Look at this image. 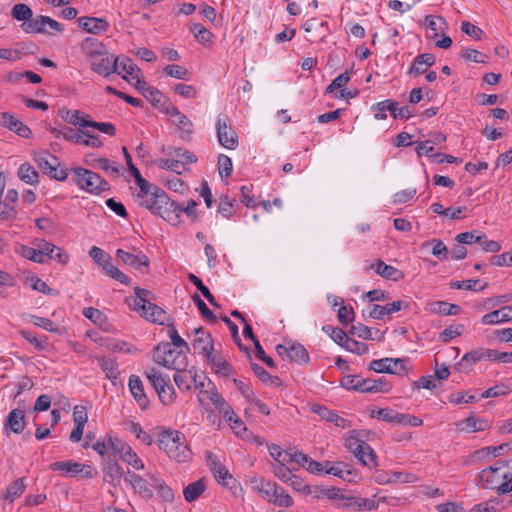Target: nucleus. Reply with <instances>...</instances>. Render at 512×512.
Segmentation results:
<instances>
[{"label": "nucleus", "mask_w": 512, "mask_h": 512, "mask_svg": "<svg viewBox=\"0 0 512 512\" xmlns=\"http://www.w3.org/2000/svg\"><path fill=\"white\" fill-rule=\"evenodd\" d=\"M108 448L110 451V458L111 456L114 458L118 456L121 459L130 446L119 438H112L108 436Z\"/></svg>", "instance_id": "46"}, {"label": "nucleus", "mask_w": 512, "mask_h": 512, "mask_svg": "<svg viewBox=\"0 0 512 512\" xmlns=\"http://www.w3.org/2000/svg\"><path fill=\"white\" fill-rule=\"evenodd\" d=\"M25 425V412L21 409H13L5 419L6 429H10L16 434L21 433Z\"/></svg>", "instance_id": "27"}, {"label": "nucleus", "mask_w": 512, "mask_h": 512, "mask_svg": "<svg viewBox=\"0 0 512 512\" xmlns=\"http://www.w3.org/2000/svg\"><path fill=\"white\" fill-rule=\"evenodd\" d=\"M250 484L253 491L257 492L268 502L272 501V496L276 493V483L253 477L250 479Z\"/></svg>", "instance_id": "24"}, {"label": "nucleus", "mask_w": 512, "mask_h": 512, "mask_svg": "<svg viewBox=\"0 0 512 512\" xmlns=\"http://www.w3.org/2000/svg\"><path fill=\"white\" fill-rule=\"evenodd\" d=\"M464 425L460 429L462 431L467 432H478V431H484L488 428V423L485 419L482 418H476L473 415H470L466 419H464L461 423L458 424V426Z\"/></svg>", "instance_id": "39"}, {"label": "nucleus", "mask_w": 512, "mask_h": 512, "mask_svg": "<svg viewBox=\"0 0 512 512\" xmlns=\"http://www.w3.org/2000/svg\"><path fill=\"white\" fill-rule=\"evenodd\" d=\"M0 124L25 139L32 135L31 129L9 112L0 113Z\"/></svg>", "instance_id": "15"}, {"label": "nucleus", "mask_w": 512, "mask_h": 512, "mask_svg": "<svg viewBox=\"0 0 512 512\" xmlns=\"http://www.w3.org/2000/svg\"><path fill=\"white\" fill-rule=\"evenodd\" d=\"M372 110L376 111L375 118L377 120H383L387 117L385 110H388L394 119H408L414 114V109H411L410 106L398 108V103L390 99L375 104Z\"/></svg>", "instance_id": "11"}, {"label": "nucleus", "mask_w": 512, "mask_h": 512, "mask_svg": "<svg viewBox=\"0 0 512 512\" xmlns=\"http://www.w3.org/2000/svg\"><path fill=\"white\" fill-rule=\"evenodd\" d=\"M486 359L501 363H512V352H500L493 349H486Z\"/></svg>", "instance_id": "62"}, {"label": "nucleus", "mask_w": 512, "mask_h": 512, "mask_svg": "<svg viewBox=\"0 0 512 512\" xmlns=\"http://www.w3.org/2000/svg\"><path fill=\"white\" fill-rule=\"evenodd\" d=\"M78 25L87 33L100 34L106 32L109 24L104 18L83 16L77 19Z\"/></svg>", "instance_id": "19"}, {"label": "nucleus", "mask_w": 512, "mask_h": 512, "mask_svg": "<svg viewBox=\"0 0 512 512\" xmlns=\"http://www.w3.org/2000/svg\"><path fill=\"white\" fill-rule=\"evenodd\" d=\"M34 161L38 165L39 169H41L50 177L55 171L56 167L60 166L59 159L48 152L36 154L34 156Z\"/></svg>", "instance_id": "25"}, {"label": "nucleus", "mask_w": 512, "mask_h": 512, "mask_svg": "<svg viewBox=\"0 0 512 512\" xmlns=\"http://www.w3.org/2000/svg\"><path fill=\"white\" fill-rule=\"evenodd\" d=\"M219 143L226 149L234 150L238 146V136L233 130L231 121L226 114H219L216 121Z\"/></svg>", "instance_id": "9"}, {"label": "nucleus", "mask_w": 512, "mask_h": 512, "mask_svg": "<svg viewBox=\"0 0 512 512\" xmlns=\"http://www.w3.org/2000/svg\"><path fill=\"white\" fill-rule=\"evenodd\" d=\"M81 50L92 64H126L125 57L109 55L105 45L96 38L87 37L81 43Z\"/></svg>", "instance_id": "5"}, {"label": "nucleus", "mask_w": 512, "mask_h": 512, "mask_svg": "<svg viewBox=\"0 0 512 512\" xmlns=\"http://www.w3.org/2000/svg\"><path fill=\"white\" fill-rule=\"evenodd\" d=\"M206 458L216 481L223 486H228L229 483L227 480H232L233 477L226 467L222 465L210 451L206 452Z\"/></svg>", "instance_id": "18"}, {"label": "nucleus", "mask_w": 512, "mask_h": 512, "mask_svg": "<svg viewBox=\"0 0 512 512\" xmlns=\"http://www.w3.org/2000/svg\"><path fill=\"white\" fill-rule=\"evenodd\" d=\"M134 293L136 296V299L134 301L133 310L139 311V310H145V306L150 303L148 297L152 296V292L150 290L135 287Z\"/></svg>", "instance_id": "49"}, {"label": "nucleus", "mask_w": 512, "mask_h": 512, "mask_svg": "<svg viewBox=\"0 0 512 512\" xmlns=\"http://www.w3.org/2000/svg\"><path fill=\"white\" fill-rule=\"evenodd\" d=\"M432 246V254L439 260H445L449 256V250L443 241L439 239H432L422 244V247Z\"/></svg>", "instance_id": "41"}, {"label": "nucleus", "mask_w": 512, "mask_h": 512, "mask_svg": "<svg viewBox=\"0 0 512 512\" xmlns=\"http://www.w3.org/2000/svg\"><path fill=\"white\" fill-rule=\"evenodd\" d=\"M398 415H399V412L394 411L393 409H390V408H378V409H373L370 412L371 418H376V419L386 421L388 423H395V424H397V422H398Z\"/></svg>", "instance_id": "42"}, {"label": "nucleus", "mask_w": 512, "mask_h": 512, "mask_svg": "<svg viewBox=\"0 0 512 512\" xmlns=\"http://www.w3.org/2000/svg\"><path fill=\"white\" fill-rule=\"evenodd\" d=\"M190 31L201 43H207L211 40L212 34L200 23H193L190 26Z\"/></svg>", "instance_id": "60"}, {"label": "nucleus", "mask_w": 512, "mask_h": 512, "mask_svg": "<svg viewBox=\"0 0 512 512\" xmlns=\"http://www.w3.org/2000/svg\"><path fill=\"white\" fill-rule=\"evenodd\" d=\"M312 411L315 414L319 415L322 419L326 420L327 422L334 423L335 426L340 427L342 429H345V428H348L351 426V423L349 420L339 416L338 414L329 410L325 406L315 405L312 407Z\"/></svg>", "instance_id": "23"}, {"label": "nucleus", "mask_w": 512, "mask_h": 512, "mask_svg": "<svg viewBox=\"0 0 512 512\" xmlns=\"http://www.w3.org/2000/svg\"><path fill=\"white\" fill-rule=\"evenodd\" d=\"M486 349H477L470 351L462 357L461 361L455 365V369L458 371H466L468 368H471L474 364L479 362L481 359L486 358Z\"/></svg>", "instance_id": "31"}, {"label": "nucleus", "mask_w": 512, "mask_h": 512, "mask_svg": "<svg viewBox=\"0 0 512 512\" xmlns=\"http://www.w3.org/2000/svg\"><path fill=\"white\" fill-rule=\"evenodd\" d=\"M192 300L193 302L195 303V305L197 306V308L199 309L201 315L207 319L208 321L210 322H216L217 318L216 316L213 314V312L207 307V305L205 304V302L201 299V297L195 293L194 295H192Z\"/></svg>", "instance_id": "58"}, {"label": "nucleus", "mask_w": 512, "mask_h": 512, "mask_svg": "<svg viewBox=\"0 0 512 512\" xmlns=\"http://www.w3.org/2000/svg\"><path fill=\"white\" fill-rule=\"evenodd\" d=\"M139 91L155 107L159 106L165 97L161 91L150 87L147 84L145 85V88L139 89Z\"/></svg>", "instance_id": "52"}, {"label": "nucleus", "mask_w": 512, "mask_h": 512, "mask_svg": "<svg viewBox=\"0 0 512 512\" xmlns=\"http://www.w3.org/2000/svg\"><path fill=\"white\" fill-rule=\"evenodd\" d=\"M463 328L464 326L461 324L450 325L440 333L439 339L442 342L447 343L451 341L453 338L460 336L462 334Z\"/></svg>", "instance_id": "61"}, {"label": "nucleus", "mask_w": 512, "mask_h": 512, "mask_svg": "<svg viewBox=\"0 0 512 512\" xmlns=\"http://www.w3.org/2000/svg\"><path fill=\"white\" fill-rule=\"evenodd\" d=\"M364 431L351 430L348 433L345 446L354 454L358 455L363 453V449L368 451V454L374 457V450L362 439Z\"/></svg>", "instance_id": "17"}, {"label": "nucleus", "mask_w": 512, "mask_h": 512, "mask_svg": "<svg viewBox=\"0 0 512 512\" xmlns=\"http://www.w3.org/2000/svg\"><path fill=\"white\" fill-rule=\"evenodd\" d=\"M39 47L34 43H22L15 48H0V59L18 62L31 61L32 57L36 58Z\"/></svg>", "instance_id": "10"}, {"label": "nucleus", "mask_w": 512, "mask_h": 512, "mask_svg": "<svg viewBox=\"0 0 512 512\" xmlns=\"http://www.w3.org/2000/svg\"><path fill=\"white\" fill-rule=\"evenodd\" d=\"M512 448V442L502 443L498 446H488L474 452V457L484 458L490 455L494 457L500 456Z\"/></svg>", "instance_id": "38"}, {"label": "nucleus", "mask_w": 512, "mask_h": 512, "mask_svg": "<svg viewBox=\"0 0 512 512\" xmlns=\"http://www.w3.org/2000/svg\"><path fill=\"white\" fill-rule=\"evenodd\" d=\"M206 489L205 479H199L195 482L188 484L184 490L183 495L187 502L191 503L198 499Z\"/></svg>", "instance_id": "35"}, {"label": "nucleus", "mask_w": 512, "mask_h": 512, "mask_svg": "<svg viewBox=\"0 0 512 512\" xmlns=\"http://www.w3.org/2000/svg\"><path fill=\"white\" fill-rule=\"evenodd\" d=\"M287 357L299 364H306L309 362V353L306 348L300 343H292L288 346V354Z\"/></svg>", "instance_id": "36"}, {"label": "nucleus", "mask_w": 512, "mask_h": 512, "mask_svg": "<svg viewBox=\"0 0 512 512\" xmlns=\"http://www.w3.org/2000/svg\"><path fill=\"white\" fill-rule=\"evenodd\" d=\"M97 361L108 379H117L119 371L115 360L111 358H97Z\"/></svg>", "instance_id": "50"}, {"label": "nucleus", "mask_w": 512, "mask_h": 512, "mask_svg": "<svg viewBox=\"0 0 512 512\" xmlns=\"http://www.w3.org/2000/svg\"><path fill=\"white\" fill-rule=\"evenodd\" d=\"M503 500L492 498L486 502L476 504L471 508V512H497L504 509Z\"/></svg>", "instance_id": "40"}, {"label": "nucleus", "mask_w": 512, "mask_h": 512, "mask_svg": "<svg viewBox=\"0 0 512 512\" xmlns=\"http://www.w3.org/2000/svg\"><path fill=\"white\" fill-rule=\"evenodd\" d=\"M156 164L161 169L169 170L179 175L182 174V171L185 169L181 161L175 159H158Z\"/></svg>", "instance_id": "57"}, {"label": "nucleus", "mask_w": 512, "mask_h": 512, "mask_svg": "<svg viewBox=\"0 0 512 512\" xmlns=\"http://www.w3.org/2000/svg\"><path fill=\"white\" fill-rule=\"evenodd\" d=\"M188 352L172 347L169 342L159 343L155 347L154 361L168 369L179 370L188 367Z\"/></svg>", "instance_id": "4"}, {"label": "nucleus", "mask_w": 512, "mask_h": 512, "mask_svg": "<svg viewBox=\"0 0 512 512\" xmlns=\"http://www.w3.org/2000/svg\"><path fill=\"white\" fill-rule=\"evenodd\" d=\"M326 473L351 482L356 475V470L350 468L345 462L337 461L327 468Z\"/></svg>", "instance_id": "32"}, {"label": "nucleus", "mask_w": 512, "mask_h": 512, "mask_svg": "<svg viewBox=\"0 0 512 512\" xmlns=\"http://www.w3.org/2000/svg\"><path fill=\"white\" fill-rule=\"evenodd\" d=\"M370 268L375 270L377 274L388 280L399 281L404 277L402 271L398 270L394 266L387 265L380 259L373 263L370 266Z\"/></svg>", "instance_id": "26"}, {"label": "nucleus", "mask_w": 512, "mask_h": 512, "mask_svg": "<svg viewBox=\"0 0 512 512\" xmlns=\"http://www.w3.org/2000/svg\"><path fill=\"white\" fill-rule=\"evenodd\" d=\"M363 393L388 392L391 389L390 383L385 378L363 379Z\"/></svg>", "instance_id": "34"}, {"label": "nucleus", "mask_w": 512, "mask_h": 512, "mask_svg": "<svg viewBox=\"0 0 512 512\" xmlns=\"http://www.w3.org/2000/svg\"><path fill=\"white\" fill-rule=\"evenodd\" d=\"M173 380L177 385L178 389L183 392L190 391L192 385H194L195 388H198L197 373L196 371H193V369L183 368L175 370Z\"/></svg>", "instance_id": "16"}, {"label": "nucleus", "mask_w": 512, "mask_h": 512, "mask_svg": "<svg viewBox=\"0 0 512 512\" xmlns=\"http://www.w3.org/2000/svg\"><path fill=\"white\" fill-rule=\"evenodd\" d=\"M18 177L21 181L36 185L39 182V174L30 163H23L18 168Z\"/></svg>", "instance_id": "37"}, {"label": "nucleus", "mask_w": 512, "mask_h": 512, "mask_svg": "<svg viewBox=\"0 0 512 512\" xmlns=\"http://www.w3.org/2000/svg\"><path fill=\"white\" fill-rule=\"evenodd\" d=\"M362 381L363 379L358 375H346L341 379L340 384L347 390L363 393Z\"/></svg>", "instance_id": "54"}, {"label": "nucleus", "mask_w": 512, "mask_h": 512, "mask_svg": "<svg viewBox=\"0 0 512 512\" xmlns=\"http://www.w3.org/2000/svg\"><path fill=\"white\" fill-rule=\"evenodd\" d=\"M507 460H498L494 465L480 471L476 477V485L482 489L496 490L498 495H503L501 485L510 476Z\"/></svg>", "instance_id": "3"}, {"label": "nucleus", "mask_w": 512, "mask_h": 512, "mask_svg": "<svg viewBox=\"0 0 512 512\" xmlns=\"http://www.w3.org/2000/svg\"><path fill=\"white\" fill-rule=\"evenodd\" d=\"M53 471H64L67 475L74 477L81 474L84 478H93L94 474L90 466L74 462L72 460L54 462L49 466Z\"/></svg>", "instance_id": "13"}, {"label": "nucleus", "mask_w": 512, "mask_h": 512, "mask_svg": "<svg viewBox=\"0 0 512 512\" xmlns=\"http://www.w3.org/2000/svg\"><path fill=\"white\" fill-rule=\"evenodd\" d=\"M137 312L146 320L159 325H163L168 318L164 309L151 302L145 306V310H139Z\"/></svg>", "instance_id": "22"}, {"label": "nucleus", "mask_w": 512, "mask_h": 512, "mask_svg": "<svg viewBox=\"0 0 512 512\" xmlns=\"http://www.w3.org/2000/svg\"><path fill=\"white\" fill-rule=\"evenodd\" d=\"M417 480V477L411 473L405 472H393L389 475V477L383 482L385 483H414Z\"/></svg>", "instance_id": "59"}, {"label": "nucleus", "mask_w": 512, "mask_h": 512, "mask_svg": "<svg viewBox=\"0 0 512 512\" xmlns=\"http://www.w3.org/2000/svg\"><path fill=\"white\" fill-rule=\"evenodd\" d=\"M25 487L24 478L16 479L6 488L5 499L9 502H13L16 497L22 495Z\"/></svg>", "instance_id": "48"}, {"label": "nucleus", "mask_w": 512, "mask_h": 512, "mask_svg": "<svg viewBox=\"0 0 512 512\" xmlns=\"http://www.w3.org/2000/svg\"><path fill=\"white\" fill-rule=\"evenodd\" d=\"M460 57L464 61H471L478 64H485L488 60V56L475 49H463L460 53Z\"/></svg>", "instance_id": "53"}, {"label": "nucleus", "mask_w": 512, "mask_h": 512, "mask_svg": "<svg viewBox=\"0 0 512 512\" xmlns=\"http://www.w3.org/2000/svg\"><path fill=\"white\" fill-rule=\"evenodd\" d=\"M192 347L195 352L201 354L207 360L211 355H213V338L211 335L198 336L194 339Z\"/></svg>", "instance_id": "30"}, {"label": "nucleus", "mask_w": 512, "mask_h": 512, "mask_svg": "<svg viewBox=\"0 0 512 512\" xmlns=\"http://www.w3.org/2000/svg\"><path fill=\"white\" fill-rule=\"evenodd\" d=\"M173 123L175 125H177V127L181 131L180 137L182 139L187 140L190 138V136L193 132V130H192L193 124L186 115L181 113L180 115H178L176 118L173 119Z\"/></svg>", "instance_id": "44"}, {"label": "nucleus", "mask_w": 512, "mask_h": 512, "mask_svg": "<svg viewBox=\"0 0 512 512\" xmlns=\"http://www.w3.org/2000/svg\"><path fill=\"white\" fill-rule=\"evenodd\" d=\"M510 320H512V306H505L499 310H494L485 314L481 319L482 323L486 325L507 322Z\"/></svg>", "instance_id": "29"}, {"label": "nucleus", "mask_w": 512, "mask_h": 512, "mask_svg": "<svg viewBox=\"0 0 512 512\" xmlns=\"http://www.w3.org/2000/svg\"><path fill=\"white\" fill-rule=\"evenodd\" d=\"M102 269L109 277L119 281L122 284L129 285L131 282L129 277H127L123 272H121L116 266H114L111 263V260L105 263Z\"/></svg>", "instance_id": "51"}, {"label": "nucleus", "mask_w": 512, "mask_h": 512, "mask_svg": "<svg viewBox=\"0 0 512 512\" xmlns=\"http://www.w3.org/2000/svg\"><path fill=\"white\" fill-rule=\"evenodd\" d=\"M11 14L14 19L23 22L28 21L33 15L31 8L22 3L14 5Z\"/></svg>", "instance_id": "56"}, {"label": "nucleus", "mask_w": 512, "mask_h": 512, "mask_svg": "<svg viewBox=\"0 0 512 512\" xmlns=\"http://www.w3.org/2000/svg\"><path fill=\"white\" fill-rule=\"evenodd\" d=\"M404 360L399 358H383L373 360L369 364V369L378 373H405L407 371L406 366L403 364Z\"/></svg>", "instance_id": "14"}, {"label": "nucleus", "mask_w": 512, "mask_h": 512, "mask_svg": "<svg viewBox=\"0 0 512 512\" xmlns=\"http://www.w3.org/2000/svg\"><path fill=\"white\" fill-rule=\"evenodd\" d=\"M123 80L133 85L137 90L145 88L146 82L142 79L143 74L139 66H120Z\"/></svg>", "instance_id": "28"}, {"label": "nucleus", "mask_w": 512, "mask_h": 512, "mask_svg": "<svg viewBox=\"0 0 512 512\" xmlns=\"http://www.w3.org/2000/svg\"><path fill=\"white\" fill-rule=\"evenodd\" d=\"M72 172L74 173L73 181L79 186L80 189H83L92 194H99L101 192L110 190L109 183L99 174L91 170L77 167L73 168Z\"/></svg>", "instance_id": "6"}, {"label": "nucleus", "mask_w": 512, "mask_h": 512, "mask_svg": "<svg viewBox=\"0 0 512 512\" xmlns=\"http://www.w3.org/2000/svg\"><path fill=\"white\" fill-rule=\"evenodd\" d=\"M116 255L125 265H128L135 270L142 273H147L149 270L150 260L148 256L140 250L135 254L123 249H118L116 251Z\"/></svg>", "instance_id": "12"}, {"label": "nucleus", "mask_w": 512, "mask_h": 512, "mask_svg": "<svg viewBox=\"0 0 512 512\" xmlns=\"http://www.w3.org/2000/svg\"><path fill=\"white\" fill-rule=\"evenodd\" d=\"M153 195L154 202H151L150 212L155 215H159L165 221L176 225V202L171 200L167 193L161 188H159V190H155Z\"/></svg>", "instance_id": "8"}, {"label": "nucleus", "mask_w": 512, "mask_h": 512, "mask_svg": "<svg viewBox=\"0 0 512 512\" xmlns=\"http://www.w3.org/2000/svg\"><path fill=\"white\" fill-rule=\"evenodd\" d=\"M147 379L150 381L156 391L159 400L164 405H171L176 399V391L170 379L162 375L156 368H150L145 372Z\"/></svg>", "instance_id": "7"}, {"label": "nucleus", "mask_w": 512, "mask_h": 512, "mask_svg": "<svg viewBox=\"0 0 512 512\" xmlns=\"http://www.w3.org/2000/svg\"><path fill=\"white\" fill-rule=\"evenodd\" d=\"M89 256L101 267L111 260V256L97 246L91 247L89 250Z\"/></svg>", "instance_id": "64"}, {"label": "nucleus", "mask_w": 512, "mask_h": 512, "mask_svg": "<svg viewBox=\"0 0 512 512\" xmlns=\"http://www.w3.org/2000/svg\"><path fill=\"white\" fill-rule=\"evenodd\" d=\"M158 446L176 462L183 463L191 459L192 453L186 443V437L178 430H163L159 436Z\"/></svg>", "instance_id": "2"}, {"label": "nucleus", "mask_w": 512, "mask_h": 512, "mask_svg": "<svg viewBox=\"0 0 512 512\" xmlns=\"http://www.w3.org/2000/svg\"><path fill=\"white\" fill-rule=\"evenodd\" d=\"M41 16L42 15L36 16L35 18L31 17L28 21L23 22L21 25L22 29L26 33H48L51 35L52 32H48L45 29L44 21H41Z\"/></svg>", "instance_id": "43"}, {"label": "nucleus", "mask_w": 512, "mask_h": 512, "mask_svg": "<svg viewBox=\"0 0 512 512\" xmlns=\"http://www.w3.org/2000/svg\"><path fill=\"white\" fill-rule=\"evenodd\" d=\"M432 311L441 315H458L461 307L457 304H451L445 301H437L433 303Z\"/></svg>", "instance_id": "47"}, {"label": "nucleus", "mask_w": 512, "mask_h": 512, "mask_svg": "<svg viewBox=\"0 0 512 512\" xmlns=\"http://www.w3.org/2000/svg\"><path fill=\"white\" fill-rule=\"evenodd\" d=\"M270 503L279 507H291L293 505V499L284 489L276 485V493L272 496Z\"/></svg>", "instance_id": "55"}, {"label": "nucleus", "mask_w": 512, "mask_h": 512, "mask_svg": "<svg viewBox=\"0 0 512 512\" xmlns=\"http://www.w3.org/2000/svg\"><path fill=\"white\" fill-rule=\"evenodd\" d=\"M207 362L217 374L227 377L234 373L232 365L220 355H211V357L207 359Z\"/></svg>", "instance_id": "33"}, {"label": "nucleus", "mask_w": 512, "mask_h": 512, "mask_svg": "<svg viewBox=\"0 0 512 512\" xmlns=\"http://www.w3.org/2000/svg\"><path fill=\"white\" fill-rule=\"evenodd\" d=\"M122 461L132 466L136 470L144 469V463L138 457V455L130 447L121 458Z\"/></svg>", "instance_id": "63"}, {"label": "nucleus", "mask_w": 512, "mask_h": 512, "mask_svg": "<svg viewBox=\"0 0 512 512\" xmlns=\"http://www.w3.org/2000/svg\"><path fill=\"white\" fill-rule=\"evenodd\" d=\"M128 386L139 407L142 410H145L149 405V399L144 392L143 384L140 378L136 375H131L129 378Z\"/></svg>", "instance_id": "21"}, {"label": "nucleus", "mask_w": 512, "mask_h": 512, "mask_svg": "<svg viewBox=\"0 0 512 512\" xmlns=\"http://www.w3.org/2000/svg\"><path fill=\"white\" fill-rule=\"evenodd\" d=\"M61 118L74 126H80L83 127V123L89 122V120L84 119L80 116V111L78 110H70L67 108H62L59 110Z\"/></svg>", "instance_id": "45"}, {"label": "nucleus", "mask_w": 512, "mask_h": 512, "mask_svg": "<svg viewBox=\"0 0 512 512\" xmlns=\"http://www.w3.org/2000/svg\"><path fill=\"white\" fill-rule=\"evenodd\" d=\"M103 473L105 475V480L114 487L120 485L121 479L124 475L122 467L110 457H108L104 462Z\"/></svg>", "instance_id": "20"}, {"label": "nucleus", "mask_w": 512, "mask_h": 512, "mask_svg": "<svg viewBox=\"0 0 512 512\" xmlns=\"http://www.w3.org/2000/svg\"><path fill=\"white\" fill-rule=\"evenodd\" d=\"M308 495H313L316 499L341 500L340 507L351 509L353 511L375 510L378 505L374 499L355 497L342 493L341 489L336 487H325L322 485L310 486Z\"/></svg>", "instance_id": "1"}]
</instances>
